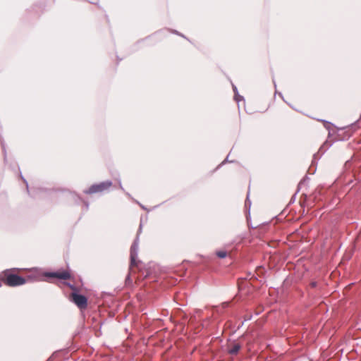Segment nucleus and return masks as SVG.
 <instances>
[{"mask_svg": "<svg viewBox=\"0 0 361 361\" xmlns=\"http://www.w3.org/2000/svg\"><path fill=\"white\" fill-rule=\"evenodd\" d=\"M70 300L80 310H85L87 307V298L78 293H71L70 295Z\"/></svg>", "mask_w": 361, "mask_h": 361, "instance_id": "nucleus-2", "label": "nucleus"}, {"mask_svg": "<svg viewBox=\"0 0 361 361\" xmlns=\"http://www.w3.org/2000/svg\"><path fill=\"white\" fill-rule=\"evenodd\" d=\"M216 255L219 258H225L228 255V252L225 250H218L216 252Z\"/></svg>", "mask_w": 361, "mask_h": 361, "instance_id": "nucleus-7", "label": "nucleus"}, {"mask_svg": "<svg viewBox=\"0 0 361 361\" xmlns=\"http://www.w3.org/2000/svg\"><path fill=\"white\" fill-rule=\"evenodd\" d=\"M112 183L111 181H105L102 183H99L98 184H94L90 186L87 190H86V193L87 194H94L98 192H102L111 186Z\"/></svg>", "mask_w": 361, "mask_h": 361, "instance_id": "nucleus-3", "label": "nucleus"}, {"mask_svg": "<svg viewBox=\"0 0 361 361\" xmlns=\"http://www.w3.org/2000/svg\"><path fill=\"white\" fill-rule=\"evenodd\" d=\"M240 348L241 345L239 343H234L229 346L228 351L231 355H236Z\"/></svg>", "mask_w": 361, "mask_h": 361, "instance_id": "nucleus-5", "label": "nucleus"}, {"mask_svg": "<svg viewBox=\"0 0 361 361\" xmlns=\"http://www.w3.org/2000/svg\"><path fill=\"white\" fill-rule=\"evenodd\" d=\"M3 281L5 285L10 287L21 286L26 283L25 278L13 273H6Z\"/></svg>", "mask_w": 361, "mask_h": 361, "instance_id": "nucleus-1", "label": "nucleus"}, {"mask_svg": "<svg viewBox=\"0 0 361 361\" xmlns=\"http://www.w3.org/2000/svg\"><path fill=\"white\" fill-rule=\"evenodd\" d=\"M47 277L57 278L59 279H69L71 278V274L68 270L58 271L56 272H49L45 274Z\"/></svg>", "mask_w": 361, "mask_h": 361, "instance_id": "nucleus-4", "label": "nucleus"}, {"mask_svg": "<svg viewBox=\"0 0 361 361\" xmlns=\"http://www.w3.org/2000/svg\"><path fill=\"white\" fill-rule=\"evenodd\" d=\"M66 284L73 292L77 293L78 291V288L75 286L70 284V283H66Z\"/></svg>", "mask_w": 361, "mask_h": 361, "instance_id": "nucleus-8", "label": "nucleus"}, {"mask_svg": "<svg viewBox=\"0 0 361 361\" xmlns=\"http://www.w3.org/2000/svg\"><path fill=\"white\" fill-rule=\"evenodd\" d=\"M310 286H311L312 288H314V287L317 286V283L316 282H312L310 283Z\"/></svg>", "mask_w": 361, "mask_h": 361, "instance_id": "nucleus-9", "label": "nucleus"}, {"mask_svg": "<svg viewBox=\"0 0 361 361\" xmlns=\"http://www.w3.org/2000/svg\"><path fill=\"white\" fill-rule=\"evenodd\" d=\"M134 250H135V244H133L130 247V272L133 271V268L135 264V255L134 253Z\"/></svg>", "mask_w": 361, "mask_h": 361, "instance_id": "nucleus-6", "label": "nucleus"}]
</instances>
